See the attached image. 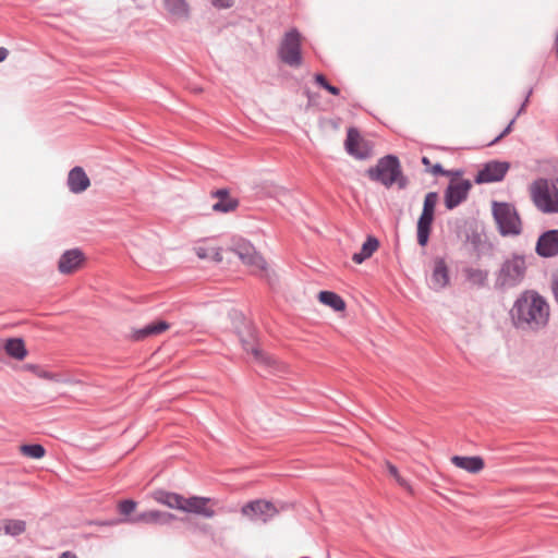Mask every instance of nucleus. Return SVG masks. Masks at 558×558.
<instances>
[{
    "instance_id": "1",
    "label": "nucleus",
    "mask_w": 558,
    "mask_h": 558,
    "mask_svg": "<svg viewBox=\"0 0 558 558\" xmlns=\"http://www.w3.org/2000/svg\"><path fill=\"white\" fill-rule=\"evenodd\" d=\"M513 326L525 332H537L548 325L550 310L544 296L534 290L523 291L510 310Z\"/></svg>"
},
{
    "instance_id": "2",
    "label": "nucleus",
    "mask_w": 558,
    "mask_h": 558,
    "mask_svg": "<svg viewBox=\"0 0 558 558\" xmlns=\"http://www.w3.org/2000/svg\"><path fill=\"white\" fill-rule=\"evenodd\" d=\"M369 180L383 184L385 187H391L397 184L400 190L408 186V179L403 175L400 161L395 155L381 157L375 167L366 171Z\"/></svg>"
},
{
    "instance_id": "3",
    "label": "nucleus",
    "mask_w": 558,
    "mask_h": 558,
    "mask_svg": "<svg viewBox=\"0 0 558 558\" xmlns=\"http://www.w3.org/2000/svg\"><path fill=\"white\" fill-rule=\"evenodd\" d=\"M526 258L522 254L512 253L507 257L496 272L495 288L508 290L518 287L526 275Z\"/></svg>"
},
{
    "instance_id": "4",
    "label": "nucleus",
    "mask_w": 558,
    "mask_h": 558,
    "mask_svg": "<svg viewBox=\"0 0 558 558\" xmlns=\"http://www.w3.org/2000/svg\"><path fill=\"white\" fill-rule=\"evenodd\" d=\"M494 220L502 236H517L522 232V221L514 205L506 202L492 204Z\"/></svg>"
},
{
    "instance_id": "5",
    "label": "nucleus",
    "mask_w": 558,
    "mask_h": 558,
    "mask_svg": "<svg viewBox=\"0 0 558 558\" xmlns=\"http://www.w3.org/2000/svg\"><path fill=\"white\" fill-rule=\"evenodd\" d=\"M531 197L536 208L542 213H558V190L547 179H537L532 183Z\"/></svg>"
},
{
    "instance_id": "6",
    "label": "nucleus",
    "mask_w": 558,
    "mask_h": 558,
    "mask_svg": "<svg viewBox=\"0 0 558 558\" xmlns=\"http://www.w3.org/2000/svg\"><path fill=\"white\" fill-rule=\"evenodd\" d=\"M279 58L289 66L299 68L302 64L301 34L293 28L286 33L280 47Z\"/></svg>"
},
{
    "instance_id": "7",
    "label": "nucleus",
    "mask_w": 558,
    "mask_h": 558,
    "mask_svg": "<svg viewBox=\"0 0 558 558\" xmlns=\"http://www.w3.org/2000/svg\"><path fill=\"white\" fill-rule=\"evenodd\" d=\"M437 202L438 194L436 192H429L425 195L423 210L417 220V243L421 246H425L428 242Z\"/></svg>"
},
{
    "instance_id": "8",
    "label": "nucleus",
    "mask_w": 558,
    "mask_h": 558,
    "mask_svg": "<svg viewBox=\"0 0 558 558\" xmlns=\"http://www.w3.org/2000/svg\"><path fill=\"white\" fill-rule=\"evenodd\" d=\"M232 251L245 265L252 267L253 272L268 278L267 264L251 243L240 240L234 243Z\"/></svg>"
},
{
    "instance_id": "9",
    "label": "nucleus",
    "mask_w": 558,
    "mask_h": 558,
    "mask_svg": "<svg viewBox=\"0 0 558 558\" xmlns=\"http://www.w3.org/2000/svg\"><path fill=\"white\" fill-rule=\"evenodd\" d=\"M279 511L275 504L264 499L252 500L241 508V513L244 517L262 523L269 522Z\"/></svg>"
},
{
    "instance_id": "10",
    "label": "nucleus",
    "mask_w": 558,
    "mask_h": 558,
    "mask_svg": "<svg viewBox=\"0 0 558 558\" xmlns=\"http://www.w3.org/2000/svg\"><path fill=\"white\" fill-rule=\"evenodd\" d=\"M472 187L470 180L451 181L445 191V205L447 209H453L468 198Z\"/></svg>"
},
{
    "instance_id": "11",
    "label": "nucleus",
    "mask_w": 558,
    "mask_h": 558,
    "mask_svg": "<svg viewBox=\"0 0 558 558\" xmlns=\"http://www.w3.org/2000/svg\"><path fill=\"white\" fill-rule=\"evenodd\" d=\"M241 342H242L243 349L246 352H251L253 354L255 361L258 363V365L260 367V372L266 371L267 368H269L268 373L279 372L281 369V365L278 363V361L275 357L262 352L255 345V338L252 335H251V338L247 340L241 338Z\"/></svg>"
},
{
    "instance_id": "12",
    "label": "nucleus",
    "mask_w": 558,
    "mask_h": 558,
    "mask_svg": "<svg viewBox=\"0 0 558 558\" xmlns=\"http://www.w3.org/2000/svg\"><path fill=\"white\" fill-rule=\"evenodd\" d=\"M345 149L351 156L361 160L367 159L372 155L368 142L362 138L359 131L353 128L348 130Z\"/></svg>"
},
{
    "instance_id": "13",
    "label": "nucleus",
    "mask_w": 558,
    "mask_h": 558,
    "mask_svg": "<svg viewBox=\"0 0 558 558\" xmlns=\"http://www.w3.org/2000/svg\"><path fill=\"white\" fill-rule=\"evenodd\" d=\"M508 170L509 163L506 161H489L477 172L475 183L499 182L505 178Z\"/></svg>"
},
{
    "instance_id": "14",
    "label": "nucleus",
    "mask_w": 558,
    "mask_h": 558,
    "mask_svg": "<svg viewBox=\"0 0 558 558\" xmlns=\"http://www.w3.org/2000/svg\"><path fill=\"white\" fill-rule=\"evenodd\" d=\"M535 252L543 258H550L558 255V229L543 232L536 242Z\"/></svg>"
},
{
    "instance_id": "15",
    "label": "nucleus",
    "mask_w": 558,
    "mask_h": 558,
    "mask_svg": "<svg viewBox=\"0 0 558 558\" xmlns=\"http://www.w3.org/2000/svg\"><path fill=\"white\" fill-rule=\"evenodd\" d=\"M174 515L169 512L159 511V510H148L141 513H136L132 517H129L123 522L130 523H144V524H169L172 520H174Z\"/></svg>"
},
{
    "instance_id": "16",
    "label": "nucleus",
    "mask_w": 558,
    "mask_h": 558,
    "mask_svg": "<svg viewBox=\"0 0 558 558\" xmlns=\"http://www.w3.org/2000/svg\"><path fill=\"white\" fill-rule=\"evenodd\" d=\"M84 262V254L78 248L65 251L59 262L58 269L61 274L68 275L77 270Z\"/></svg>"
},
{
    "instance_id": "17",
    "label": "nucleus",
    "mask_w": 558,
    "mask_h": 558,
    "mask_svg": "<svg viewBox=\"0 0 558 558\" xmlns=\"http://www.w3.org/2000/svg\"><path fill=\"white\" fill-rule=\"evenodd\" d=\"M210 501L211 499L207 497L193 496L184 498V508L182 511L199 514L208 519L213 518L215 515V510L208 506Z\"/></svg>"
},
{
    "instance_id": "18",
    "label": "nucleus",
    "mask_w": 558,
    "mask_h": 558,
    "mask_svg": "<svg viewBox=\"0 0 558 558\" xmlns=\"http://www.w3.org/2000/svg\"><path fill=\"white\" fill-rule=\"evenodd\" d=\"M449 270L444 258L437 257L434 260L433 272L430 276V287L439 291L449 284Z\"/></svg>"
},
{
    "instance_id": "19",
    "label": "nucleus",
    "mask_w": 558,
    "mask_h": 558,
    "mask_svg": "<svg viewBox=\"0 0 558 558\" xmlns=\"http://www.w3.org/2000/svg\"><path fill=\"white\" fill-rule=\"evenodd\" d=\"M89 185V178L82 167H74L70 170L68 175V187L72 193H82L86 191Z\"/></svg>"
},
{
    "instance_id": "20",
    "label": "nucleus",
    "mask_w": 558,
    "mask_h": 558,
    "mask_svg": "<svg viewBox=\"0 0 558 558\" xmlns=\"http://www.w3.org/2000/svg\"><path fill=\"white\" fill-rule=\"evenodd\" d=\"M451 463L457 468L462 469L472 474L480 473L484 469V460L478 456H453L451 457Z\"/></svg>"
},
{
    "instance_id": "21",
    "label": "nucleus",
    "mask_w": 558,
    "mask_h": 558,
    "mask_svg": "<svg viewBox=\"0 0 558 558\" xmlns=\"http://www.w3.org/2000/svg\"><path fill=\"white\" fill-rule=\"evenodd\" d=\"M163 7L171 20H186L190 14V7L186 0H162Z\"/></svg>"
},
{
    "instance_id": "22",
    "label": "nucleus",
    "mask_w": 558,
    "mask_h": 558,
    "mask_svg": "<svg viewBox=\"0 0 558 558\" xmlns=\"http://www.w3.org/2000/svg\"><path fill=\"white\" fill-rule=\"evenodd\" d=\"M184 498L182 495L177 493L167 492L163 489L156 490L154 493V499L169 508L181 510L184 508Z\"/></svg>"
},
{
    "instance_id": "23",
    "label": "nucleus",
    "mask_w": 558,
    "mask_h": 558,
    "mask_svg": "<svg viewBox=\"0 0 558 558\" xmlns=\"http://www.w3.org/2000/svg\"><path fill=\"white\" fill-rule=\"evenodd\" d=\"M169 328V324L165 320H158L136 329L132 333V338L136 341L144 340L150 336L159 335Z\"/></svg>"
},
{
    "instance_id": "24",
    "label": "nucleus",
    "mask_w": 558,
    "mask_h": 558,
    "mask_svg": "<svg viewBox=\"0 0 558 558\" xmlns=\"http://www.w3.org/2000/svg\"><path fill=\"white\" fill-rule=\"evenodd\" d=\"M378 246L379 241L375 236H368L363 243L360 252L353 254L352 260L356 264H362L374 254Z\"/></svg>"
},
{
    "instance_id": "25",
    "label": "nucleus",
    "mask_w": 558,
    "mask_h": 558,
    "mask_svg": "<svg viewBox=\"0 0 558 558\" xmlns=\"http://www.w3.org/2000/svg\"><path fill=\"white\" fill-rule=\"evenodd\" d=\"M465 279L473 286L477 288H484L487 284L488 279V271L473 268V267H466L463 270Z\"/></svg>"
},
{
    "instance_id": "26",
    "label": "nucleus",
    "mask_w": 558,
    "mask_h": 558,
    "mask_svg": "<svg viewBox=\"0 0 558 558\" xmlns=\"http://www.w3.org/2000/svg\"><path fill=\"white\" fill-rule=\"evenodd\" d=\"M4 349L8 355L19 361L23 360L27 355V350L21 338L8 339Z\"/></svg>"
},
{
    "instance_id": "27",
    "label": "nucleus",
    "mask_w": 558,
    "mask_h": 558,
    "mask_svg": "<svg viewBox=\"0 0 558 558\" xmlns=\"http://www.w3.org/2000/svg\"><path fill=\"white\" fill-rule=\"evenodd\" d=\"M318 300L325 304L330 306L332 310L337 312H341L345 308V303L340 295L331 291H322L318 294Z\"/></svg>"
},
{
    "instance_id": "28",
    "label": "nucleus",
    "mask_w": 558,
    "mask_h": 558,
    "mask_svg": "<svg viewBox=\"0 0 558 558\" xmlns=\"http://www.w3.org/2000/svg\"><path fill=\"white\" fill-rule=\"evenodd\" d=\"M195 254L201 259H211L214 262L220 263L222 260L221 250L219 247L207 248L205 246H195Z\"/></svg>"
},
{
    "instance_id": "29",
    "label": "nucleus",
    "mask_w": 558,
    "mask_h": 558,
    "mask_svg": "<svg viewBox=\"0 0 558 558\" xmlns=\"http://www.w3.org/2000/svg\"><path fill=\"white\" fill-rule=\"evenodd\" d=\"M26 530V523L23 520H7L4 522V532L8 535L17 536L24 533Z\"/></svg>"
},
{
    "instance_id": "30",
    "label": "nucleus",
    "mask_w": 558,
    "mask_h": 558,
    "mask_svg": "<svg viewBox=\"0 0 558 558\" xmlns=\"http://www.w3.org/2000/svg\"><path fill=\"white\" fill-rule=\"evenodd\" d=\"M21 451L24 456L33 459H40L46 453L45 448L39 444L23 445Z\"/></svg>"
},
{
    "instance_id": "31",
    "label": "nucleus",
    "mask_w": 558,
    "mask_h": 558,
    "mask_svg": "<svg viewBox=\"0 0 558 558\" xmlns=\"http://www.w3.org/2000/svg\"><path fill=\"white\" fill-rule=\"evenodd\" d=\"M239 205L235 198H222L213 205L215 211L230 213L234 210Z\"/></svg>"
},
{
    "instance_id": "32",
    "label": "nucleus",
    "mask_w": 558,
    "mask_h": 558,
    "mask_svg": "<svg viewBox=\"0 0 558 558\" xmlns=\"http://www.w3.org/2000/svg\"><path fill=\"white\" fill-rule=\"evenodd\" d=\"M32 369L38 377L44 378V379H48V380H52V381H57V383H68L69 381L68 379H63L60 375L41 369L38 366H32Z\"/></svg>"
},
{
    "instance_id": "33",
    "label": "nucleus",
    "mask_w": 558,
    "mask_h": 558,
    "mask_svg": "<svg viewBox=\"0 0 558 558\" xmlns=\"http://www.w3.org/2000/svg\"><path fill=\"white\" fill-rule=\"evenodd\" d=\"M118 508H119V512L122 515L129 517L135 510L136 502L134 500H131V499L122 500V501H120Z\"/></svg>"
},
{
    "instance_id": "34",
    "label": "nucleus",
    "mask_w": 558,
    "mask_h": 558,
    "mask_svg": "<svg viewBox=\"0 0 558 558\" xmlns=\"http://www.w3.org/2000/svg\"><path fill=\"white\" fill-rule=\"evenodd\" d=\"M514 122H515V118H513L509 122V124L505 128V130L498 136H496L492 142H489L488 146H493V145L497 144L501 138H504L505 136L510 134L512 132Z\"/></svg>"
},
{
    "instance_id": "35",
    "label": "nucleus",
    "mask_w": 558,
    "mask_h": 558,
    "mask_svg": "<svg viewBox=\"0 0 558 558\" xmlns=\"http://www.w3.org/2000/svg\"><path fill=\"white\" fill-rule=\"evenodd\" d=\"M429 171L434 175H446V177H448V175L451 174V172L448 171V170H445L440 163L434 165Z\"/></svg>"
},
{
    "instance_id": "36",
    "label": "nucleus",
    "mask_w": 558,
    "mask_h": 558,
    "mask_svg": "<svg viewBox=\"0 0 558 558\" xmlns=\"http://www.w3.org/2000/svg\"><path fill=\"white\" fill-rule=\"evenodd\" d=\"M213 4L219 9H228L233 4L232 0H211Z\"/></svg>"
},
{
    "instance_id": "37",
    "label": "nucleus",
    "mask_w": 558,
    "mask_h": 558,
    "mask_svg": "<svg viewBox=\"0 0 558 558\" xmlns=\"http://www.w3.org/2000/svg\"><path fill=\"white\" fill-rule=\"evenodd\" d=\"M211 196L213 197H217L219 199H222V198H230L229 197V192L228 190L226 189H220V190H217V191H213L211 192Z\"/></svg>"
},
{
    "instance_id": "38",
    "label": "nucleus",
    "mask_w": 558,
    "mask_h": 558,
    "mask_svg": "<svg viewBox=\"0 0 558 558\" xmlns=\"http://www.w3.org/2000/svg\"><path fill=\"white\" fill-rule=\"evenodd\" d=\"M314 80H315V82H316V83H317L322 88H324V89H325V88H326V86L329 84V83H328V81H327V78L325 77V75H324V74H320V73L316 74V75L314 76Z\"/></svg>"
},
{
    "instance_id": "39",
    "label": "nucleus",
    "mask_w": 558,
    "mask_h": 558,
    "mask_svg": "<svg viewBox=\"0 0 558 558\" xmlns=\"http://www.w3.org/2000/svg\"><path fill=\"white\" fill-rule=\"evenodd\" d=\"M532 95V89H530L526 94V97L523 101V104L521 105L520 109L518 110L517 114H515V119L521 116L524 111H525V107L526 105L529 104V99H530V96Z\"/></svg>"
},
{
    "instance_id": "40",
    "label": "nucleus",
    "mask_w": 558,
    "mask_h": 558,
    "mask_svg": "<svg viewBox=\"0 0 558 558\" xmlns=\"http://www.w3.org/2000/svg\"><path fill=\"white\" fill-rule=\"evenodd\" d=\"M551 291H553L556 302L558 303V275L553 278Z\"/></svg>"
},
{
    "instance_id": "41",
    "label": "nucleus",
    "mask_w": 558,
    "mask_h": 558,
    "mask_svg": "<svg viewBox=\"0 0 558 558\" xmlns=\"http://www.w3.org/2000/svg\"><path fill=\"white\" fill-rule=\"evenodd\" d=\"M387 469L390 475H392L395 478L398 477L399 472L396 465L391 464L390 462H387Z\"/></svg>"
},
{
    "instance_id": "42",
    "label": "nucleus",
    "mask_w": 558,
    "mask_h": 558,
    "mask_svg": "<svg viewBox=\"0 0 558 558\" xmlns=\"http://www.w3.org/2000/svg\"><path fill=\"white\" fill-rule=\"evenodd\" d=\"M325 89L335 96L340 94V89L331 84H328Z\"/></svg>"
},
{
    "instance_id": "43",
    "label": "nucleus",
    "mask_w": 558,
    "mask_h": 558,
    "mask_svg": "<svg viewBox=\"0 0 558 558\" xmlns=\"http://www.w3.org/2000/svg\"><path fill=\"white\" fill-rule=\"evenodd\" d=\"M396 481L398 482V484L404 488H409V484L408 482L400 476V474L398 475V477H396Z\"/></svg>"
},
{
    "instance_id": "44",
    "label": "nucleus",
    "mask_w": 558,
    "mask_h": 558,
    "mask_svg": "<svg viewBox=\"0 0 558 558\" xmlns=\"http://www.w3.org/2000/svg\"><path fill=\"white\" fill-rule=\"evenodd\" d=\"M58 558H77V556L72 551H64Z\"/></svg>"
},
{
    "instance_id": "45",
    "label": "nucleus",
    "mask_w": 558,
    "mask_h": 558,
    "mask_svg": "<svg viewBox=\"0 0 558 558\" xmlns=\"http://www.w3.org/2000/svg\"><path fill=\"white\" fill-rule=\"evenodd\" d=\"M7 57H8V50L3 47H0V62L5 60Z\"/></svg>"
},
{
    "instance_id": "46",
    "label": "nucleus",
    "mask_w": 558,
    "mask_h": 558,
    "mask_svg": "<svg viewBox=\"0 0 558 558\" xmlns=\"http://www.w3.org/2000/svg\"><path fill=\"white\" fill-rule=\"evenodd\" d=\"M422 163H423L424 166H427V167H428V166L430 165V161H429V159H428L427 157H423V158H422Z\"/></svg>"
},
{
    "instance_id": "47",
    "label": "nucleus",
    "mask_w": 558,
    "mask_h": 558,
    "mask_svg": "<svg viewBox=\"0 0 558 558\" xmlns=\"http://www.w3.org/2000/svg\"><path fill=\"white\" fill-rule=\"evenodd\" d=\"M555 47H556V52H557V58H558V31H557V35L555 38Z\"/></svg>"
}]
</instances>
